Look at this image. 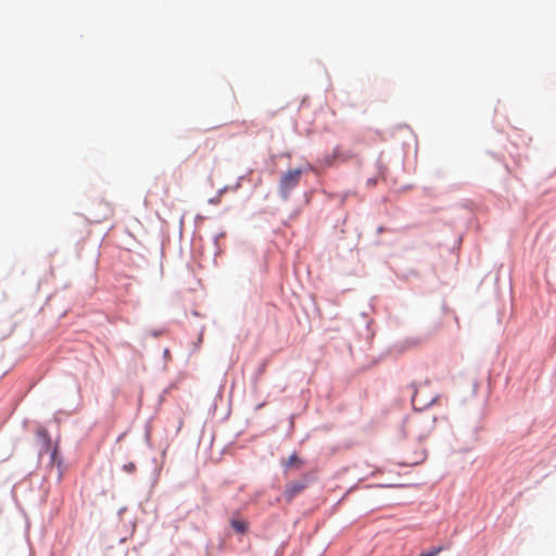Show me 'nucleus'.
<instances>
[{
  "label": "nucleus",
  "instance_id": "nucleus-1",
  "mask_svg": "<svg viewBox=\"0 0 556 556\" xmlns=\"http://www.w3.org/2000/svg\"><path fill=\"white\" fill-rule=\"evenodd\" d=\"M437 399L438 395L433 392H430L429 386L426 383L414 389L412 404L415 409L422 410L428 406L432 405L437 401Z\"/></svg>",
  "mask_w": 556,
  "mask_h": 556
},
{
  "label": "nucleus",
  "instance_id": "nucleus-10",
  "mask_svg": "<svg viewBox=\"0 0 556 556\" xmlns=\"http://www.w3.org/2000/svg\"><path fill=\"white\" fill-rule=\"evenodd\" d=\"M210 202L216 204V203H218V200L217 199H211Z\"/></svg>",
  "mask_w": 556,
  "mask_h": 556
},
{
  "label": "nucleus",
  "instance_id": "nucleus-8",
  "mask_svg": "<svg viewBox=\"0 0 556 556\" xmlns=\"http://www.w3.org/2000/svg\"><path fill=\"white\" fill-rule=\"evenodd\" d=\"M124 469L127 472H134L136 470V465L134 463H128V464L124 465Z\"/></svg>",
  "mask_w": 556,
  "mask_h": 556
},
{
  "label": "nucleus",
  "instance_id": "nucleus-4",
  "mask_svg": "<svg viewBox=\"0 0 556 556\" xmlns=\"http://www.w3.org/2000/svg\"><path fill=\"white\" fill-rule=\"evenodd\" d=\"M306 488L305 482H291L287 484L285 490V496L288 501H291L294 496H296L299 493H301Z\"/></svg>",
  "mask_w": 556,
  "mask_h": 556
},
{
  "label": "nucleus",
  "instance_id": "nucleus-3",
  "mask_svg": "<svg viewBox=\"0 0 556 556\" xmlns=\"http://www.w3.org/2000/svg\"><path fill=\"white\" fill-rule=\"evenodd\" d=\"M302 170L301 169H292L288 170L280 180V188L283 192L289 191L290 189L294 188L301 178Z\"/></svg>",
  "mask_w": 556,
  "mask_h": 556
},
{
  "label": "nucleus",
  "instance_id": "nucleus-5",
  "mask_svg": "<svg viewBox=\"0 0 556 556\" xmlns=\"http://www.w3.org/2000/svg\"><path fill=\"white\" fill-rule=\"evenodd\" d=\"M304 465V462L295 454L293 453L290 455V457L282 462V467L285 470L290 469H300Z\"/></svg>",
  "mask_w": 556,
  "mask_h": 556
},
{
  "label": "nucleus",
  "instance_id": "nucleus-9",
  "mask_svg": "<svg viewBox=\"0 0 556 556\" xmlns=\"http://www.w3.org/2000/svg\"><path fill=\"white\" fill-rule=\"evenodd\" d=\"M333 157L337 159V157H341L340 155V152H339V149H336L334 152H333Z\"/></svg>",
  "mask_w": 556,
  "mask_h": 556
},
{
  "label": "nucleus",
  "instance_id": "nucleus-6",
  "mask_svg": "<svg viewBox=\"0 0 556 556\" xmlns=\"http://www.w3.org/2000/svg\"><path fill=\"white\" fill-rule=\"evenodd\" d=\"M230 523L238 533H245L248 530V523L244 520L232 519Z\"/></svg>",
  "mask_w": 556,
  "mask_h": 556
},
{
  "label": "nucleus",
  "instance_id": "nucleus-7",
  "mask_svg": "<svg viewBox=\"0 0 556 556\" xmlns=\"http://www.w3.org/2000/svg\"><path fill=\"white\" fill-rule=\"evenodd\" d=\"M444 549H445V547H443V546L433 547L431 551L422 553L419 556H437Z\"/></svg>",
  "mask_w": 556,
  "mask_h": 556
},
{
  "label": "nucleus",
  "instance_id": "nucleus-2",
  "mask_svg": "<svg viewBox=\"0 0 556 556\" xmlns=\"http://www.w3.org/2000/svg\"><path fill=\"white\" fill-rule=\"evenodd\" d=\"M113 216L112 206L105 201H98L92 205L88 213V219L91 223H102L110 219Z\"/></svg>",
  "mask_w": 556,
  "mask_h": 556
}]
</instances>
